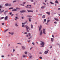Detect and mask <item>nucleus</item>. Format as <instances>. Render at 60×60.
Masks as SVG:
<instances>
[{
	"instance_id": "obj_48",
	"label": "nucleus",
	"mask_w": 60,
	"mask_h": 60,
	"mask_svg": "<svg viewBox=\"0 0 60 60\" xmlns=\"http://www.w3.org/2000/svg\"><path fill=\"white\" fill-rule=\"evenodd\" d=\"M32 57V56H30V58H31Z\"/></svg>"
},
{
	"instance_id": "obj_58",
	"label": "nucleus",
	"mask_w": 60,
	"mask_h": 60,
	"mask_svg": "<svg viewBox=\"0 0 60 60\" xmlns=\"http://www.w3.org/2000/svg\"><path fill=\"white\" fill-rule=\"evenodd\" d=\"M26 22H25L24 23V24H26Z\"/></svg>"
},
{
	"instance_id": "obj_5",
	"label": "nucleus",
	"mask_w": 60,
	"mask_h": 60,
	"mask_svg": "<svg viewBox=\"0 0 60 60\" xmlns=\"http://www.w3.org/2000/svg\"><path fill=\"white\" fill-rule=\"evenodd\" d=\"M40 35H42V31L41 30H40Z\"/></svg>"
},
{
	"instance_id": "obj_21",
	"label": "nucleus",
	"mask_w": 60,
	"mask_h": 60,
	"mask_svg": "<svg viewBox=\"0 0 60 60\" xmlns=\"http://www.w3.org/2000/svg\"><path fill=\"white\" fill-rule=\"evenodd\" d=\"M8 30H9V29H8L5 30L4 31V32L5 33V32H7V31H8Z\"/></svg>"
},
{
	"instance_id": "obj_42",
	"label": "nucleus",
	"mask_w": 60,
	"mask_h": 60,
	"mask_svg": "<svg viewBox=\"0 0 60 60\" xmlns=\"http://www.w3.org/2000/svg\"><path fill=\"white\" fill-rule=\"evenodd\" d=\"M26 4V2H24L23 3V4Z\"/></svg>"
},
{
	"instance_id": "obj_4",
	"label": "nucleus",
	"mask_w": 60,
	"mask_h": 60,
	"mask_svg": "<svg viewBox=\"0 0 60 60\" xmlns=\"http://www.w3.org/2000/svg\"><path fill=\"white\" fill-rule=\"evenodd\" d=\"M48 53H49V51H45L44 52V54L45 55H46V54H47Z\"/></svg>"
},
{
	"instance_id": "obj_49",
	"label": "nucleus",
	"mask_w": 60,
	"mask_h": 60,
	"mask_svg": "<svg viewBox=\"0 0 60 60\" xmlns=\"http://www.w3.org/2000/svg\"><path fill=\"white\" fill-rule=\"evenodd\" d=\"M54 23H55V24H56V23H57V22H54Z\"/></svg>"
},
{
	"instance_id": "obj_37",
	"label": "nucleus",
	"mask_w": 60,
	"mask_h": 60,
	"mask_svg": "<svg viewBox=\"0 0 60 60\" xmlns=\"http://www.w3.org/2000/svg\"><path fill=\"white\" fill-rule=\"evenodd\" d=\"M44 22H46V19H44Z\"/></svg>"
},
{
	"instance_id": "obj_19",
	"label": "nucleus",
	"mask_w": 60,
	"mask_h": 60,
	"mask_svg": "<svg viewBox=\"0 0 60 60\" xmlns=\"http://www.w3.org/2000/svg\"><path fill=\"white\" fill-rule=\"evenodd\" d=\"M42 18H43V19H44L45 18V15H43L42 17Z\"/></svg>"
},
{
	"instance_id": "obj_24",
	"label": "nucleus",
	"mask_w": 60,
	"mask_h": 60,
	"mask_svg": "<svg viewBox=\"0 0 60 60\" xmlns=\"http://www.w3.org/2000/svg\"><path fill=\"white\" fill-rule=\"evenodd\" d=\"M44 47V45H42L41 46V48H43V47Z\"/></svg>"
},
{
	"instance_id": "obj_41",
	"label": "nucleus",
	"mask_w": 60,
	"mask_h": 60,
	"mask_svg": "<svg viewBox=\"0 0 60 60\" xmlns=\"http://www.w3.org/2000/svg\"><path fill=\"white\" fill-rule=\"evenodd\" d=\"M11 35H13L14 34V33L13 32L11 33Z\"/></svg>"
},
{
	"instance_id": "obj_34",
	"label": "nucleus",
	"mask_w": 60,
	"mask_h": 60,
	"mask_svg": "<svg viewBox=\"0 0 60 60\" xmlns=\"http://www.w3.org/2000/svg\"><path fill=\"white\" fill-rule=\"evenodd\" d=\"M16 2V1L14 0L13 2V3H15V2Z\"/></svg>"
},
{
	"instance_id": "obj_43",
	"label": "nucleus",
	"mask_w": 60,
	"mask_h": 60,
	"mask_svg": "<svg viewBox=\"0 0 60 60\" xmlns=\"http://www.w3.org/2000/svg\"><path fill=\"white\" fill-rule=\"evenodd\" d=\"M20 12H21V13H23V11H20Z\"/></svg>"
},
{
	"instance_id": "obj_18",
	"label": "nucleus",
	"mask_w": 60,
	"mask_h": 60,
	"mask_svg": "<svg viewBox=\"0 0 60 60\" xmlns=\"http://www.w3.org/2000/svg\"><path fill=\"white\" fill-rule=\"evenodd\" d=\"M8 12V11H6L5 12H4V14H6V13L7 12Z\"/></svg>"
},
{
	"instance_id": "obj_8",
	"label": "nucleus",
	"mask_w": 60,
	"mask_h": 60,
	"mask_svg": "<svg viewBox=\"0 0 60 60\" xmlns=\"http://www.w3.org/2000/svg\"><path fill=\"white\" fill-rule=\"evenodd\" d=\"M8 16H6L4 18L5 20H7V19H8Z\"/></svg>"
},
{
	"instance_id": "obj_62",
	"label": "nucleus",
	"mask_w": 60,
	"mask_h": 60,
	"mask_svg": "<svg viewBox=\"0 0 60 60\" xmlns=\"http://www.w3.org/2000/svg\"><path fill=\"white\" fill-rule=\"evenodd\" d=\"M31 39V37L28 38V39Z\"/></svg>"
},
{
	"instance_id": "obj_14",
	"label": "nucleus",
	"mask_w": 60,
	"mask_h": 60,
	"mask_svg": "<svg viewBox=\"0 0 60 60\" xmlns=\"http://www.w3.org/2000/svg\"><path fill=\"white\" fill-rule=\"evenodd\" d=\"M45 6H43L41 8V9H43L45 8Z\"/></svg>"
},
{
	"instance_id": "obj_32",
	"label": "nucleus",
	"mask_w": 60,
	"mask_h": 60,
	"mask_svg": "<svg viewBox=\"0 0 60 60\" xmlns=\"http://www.w3.org/2000/svg\"><path fill=\"white\" fill-rule=\"evenodd\" d=\"M27 32H25L24 33V34H27Z\"/></svg>"
},
{
	"instance_id": "obj_56",
	"label": "nucleus",
	"mask_w": 60,
	"mask_h": 60,
	"mask_svg": "<svg viewBox=\"0 0 60 60\" xmlns=\"http://www.w3.org/2000/svg\"><path fill=\"white\" fill-rule=\"evenodd\" d=\"M10 15H11V14H12V13H9Z\"/></svg>"
},
{
	"instance_id": "obj_64",
	"label": "nucleus",
	"mask_w": 60,
	"mask_h": 60,
	"mask_svg": "<svg viewBox=\"0 0 60 60\" xmlns=\"http://www.w3.org/2000/svg\"><path fill=\"white\" fill-rule=\"evenodd\" d=\"M34 5H35V2H34Z\"/></svg>"
},
{
	"instance_id": "obj_55",
	"label": "nucleus",
	"mask_w": 60,
	"mask_h": 60,
	"mask_svg": "<svg viewBox=\"0 0 60 60\" xmlns=\"http://www.w3.org/2000/svg\"><path fill=\"white\" fill-rule=\"evenodd\" d=\"M33 49V47H31L30 48V50H31Z\"/></svg>"
},
{
	"instance_id": "obj_30",
	"label": "nucleus",
	"mask_w": 60,
	"mask_h": 60,
	"mask_svg": "<svg viewBox=\"0 0 60 60\" xmlns=\"http://www.w3.org/2000/svg\"><path fill=\"white\" fill-rule=\"evenodd\" d=\"M39 59H42V57L41 56H40L39 57Z\"/></svg>"
},
{
	"instance_id": "obj_12",
	"label": "nucleus",
	"mask_w": 60,
	"mask_h": 60,
	"mask_svg": "<svg viewBox=\"0 0 60 60\" xmlns=\"http://www.w3.org/2000/svg\"><path fill=\"white\" fill-rule=\"evenodd\" d=\"M15 26H19V25H18L17 24V23H16L15 24Z\"/></svg>"
},
{
	"instance_id": "obj_16",
	"label": "nucleus",
	"mask_w": 60,
	"mask_h": 60,
	"mask_svg": "<svg viewBox=\"0 0 60 60\" xmlns=\"http://www.w3.org/2000/svg\"><path fill=\"white\" fill-rule=\"evenodd\" d=\"M22 49H25V48L24 46H22Z\"/></svg>"
},
{
	"instance_id": "obj_20",
	"label": "nucleus",
	"mask_w": 60,
	"mask_h": 60,
	"mask_svg": "<svg viewBox=\"0 0 60 60\" xmlns=\"http://www.w3.org/2000/svg\"><path fill=\"white\" fill-rule=\"evenodd\" d=\"M49 2L50 3V4H54V3L52 2Z\"/></svg>"
},
{
	"instance_id": "obj_26",
	"label": "nucleus",
	"mask_w": 60,
	"mask_h": 60,
	"mask_svg": "<svg viewBox=\"0 0 60 60\" xmlns=\"http://www.w3.org/2000/svg\"><path fill=\"white\" fill-rule=\"evenodd\" d=\"M4 17H2L0 19H4Z\"/></svg>"
},
{
	"instance_id": "obj_6",
	"label": "nucleus",
	"mask_w": 60,
	"mask_h": 60,
	"mask_svg": "<svg viewBox=\"0 0 60 60\" xmlns=\"http://www.w3.org/2000/svg\"><path fill=\"white\" fill-rule=\"evenodd\" d=\"M44 44H45L44 43V42H42L40 44L41 45H44Z\"/></svg>"
},
{
	"instance_id": "obj_40",
	"label": "nucleus",
	"mask_w": 60,
	"mask_h": 60,
	"mask_svg": "<svg viewBox=\"0 0 60 60\" xmlns=\"http://www.w3.org/2000/svg\"><path fill=\"white\" fill-rule=\"evenodd\" d=\"M22 27H25V26L24 25H22Z\"/></svg>"
},
{
	"instance_id": "obj_15",
	"label": "nucleus",
	"mask_w": 60,
	"mask_h": 60,
	"mask_svg": "<svg viewBox=\"0 0 60 60\" xmlns=\"http://www.w3.org/2000/svg\"><path fill=\"white\" fill-rule=\"evenodd\" d=\"M31 19H32L31 18H30L29 19V22H31Z\"/></svg>"
},
{
	"instance_id": "obj_9",
	"label": "nucleus",
	"mask_w": 60,
	"mask_h": 60,
	"mask_svg": "<svg viewBox=\"0 0 60 60\" xmlns=\"http://www.w3.org/2000/svg\"><path fill=\"white\" fill-rule=\"evenodd\" d=\"M12 11H17V9H13Z\"/></svg>"
},
{
	"instance_id": "obj_31",
	"label": "nucleus",
	"mask_w": 60,
	"mask_h": 60,
	"mask_svg": "<svg viewBox=\"0 0 60 60\" xmlns=\"http://www.w3.org/2000/svg\"><path fill=\"white\" fill-rule=\"evenodd\" d=\"M8 6H11V4H8Z\"/></svg>"
},
{
	"instance_id": "obj_29",
	"label": "nucleus",
	"mask_w": 60,
	"mask_h": 60,
	"mask_svg": "<svg viewBox=\"0 0 60 60\" xmlns=\"http://www.w3.org/2000/svg\"><path fill=\"white\" fill-rule=\"evenodd\" d=\"M23 57H26V55H23Z\"/></svg>"
},
{
	"instance_id": "obj_39",
	"label": "nucleus",
	"mask_w": 60,
	"mask_h": 60,
	"mask_svg": "<svg viewBox=\"0 0 60 60\" xmlns=\"http://www.w3.org/2000/svg\"><path fill=\"white\" fill-rule=\"evenodd\" d=\"M13 9V8L12 7L9 8V9Z\"/></svg>"
},
{
	"instance_id": "obj_35",
	"label": "nucleus",
	"mask_w": 60,
	"mask_h": 60,
	"mask_svg": "<svg viewBox=\"0 0 60 60\" xmlns=\"http://www.w3.org/2000/svg\"><path fill=\"white\" fill-rule=\"evenodd\" d=\"M55 3H56L57 4V3H58V2L57 1H55Z\"/></svg>"
},
{
	"instance_id": "obj_57",
	"label": "nucleus",
	"mask_w": 60,
	"mask_h": 60,
	"mask_svg": "<svg viewBox=\"0 0 60 60\" xmlns=\"http://www.w3.org/2000/svg\"><path fill=\"white\" fill-rule=\"evenodd\" d=\"M26 37H28V35H26Z\"/></svg>"
},
{
	"instance_id": "obj_2",
	"label": "nucleus",
	"mask_w": 60,
	"mask_h": 60,
	"mask_svg": "<svg viewBox=\"0 0 60 60\" xmlns=\"http://www.w3.org/2000/svg\"><path fill=\"white\" fill-rule=\"evenodd\" d=\"M43 32L44 34H46V33L45 32V30L44 29L43 30Z\"/></svg>"
},
{
	"instance_id": "obj_59",
	"label": "nucleus",
	"mask_w": 60,
	"mask_h": 60,
	"mask_svg": "<svg viewBox=\"0 0 60 60\" xmlns=\"http://www.w3.org/2000/svg\"><path fill=\"white\" fill-rule=\"evenodd\" d=\"M1 7H2V6L0 5V8H1Z\"/></svg>"
},
{
	"instance_id": "obj_45",
	"label": "nucleus",
	"mask_w": 60,
	"mask_h": 60,
	"mask_svg": "<svg viewBox=\"0 0 60 60\" xmlns=\"http://www.w3.org/2000/svg\"><path fill=\"white\" fill-rule=\"evenodd\" d=\"M24 18L23 17H22V19H23Z\"/></svg>"
},
{
	"instance_id": "obj_17",
	"label": "nucleus",
	"mask_w": 60,
	"mask_h": 60,
	"mask_svg": "<svg viewBox=\"0 0 60 60\" xmlns=\"http://www.w3.org/2000/svg\"><path fill=\"white\" fill-rule=\"evenodd\" d=\"M27 17H28V18H31L32 16L30 15H27L26 16Z\"/></svg>"
},
{
	"instance_id": "obj_10",
	"label": "nucleus",
	"mask_w": 60,
	"mask_h": 60,
	"mask_svg": "<svg viewBox=\"0 0 60 60\" xmlns=\"http://www.w3.org/2000/svg\"><path fill=\"white\" fill-rule=\"evenodd\" d=\"M30 26L31 29H33V25L31 24Z\"/></svg>"
},
{
	"instance_id": "obj_23",
	"label": "nucleus",
	"mask_w": 60,
	"mask_h": 60,
	"mask_svg": "<svg viewBox=\"0 0 60 60\" xmlns=\"http://www.w3.org/2000/svg\"><path fill=\"white\" fill-rule=\"evenodd\" d=\"M46 13H47V14H48L49 15V14H50V13L49 12H46Z\"/></svg>"
},
{
	"instance_id": "obj_33",
	"label": "nucleus",
	"mask_w": 60,
	"mask_h": 60,
	"mask_svg": "<svg viewBox=\"0 0 60 60\" xmlns=\"http://www.w3.org/2000/svg\"><path fill=\"white\" fill-rule=\"evenodd\" d=\"M23 11V12H25L26 11V10H23L22 11Z\"/></svg>"
},
{
	"instance_id": "obj_36",
	"label": "nucleus",
	"mask_w": 60,
	"mask_h": 60,
	"mask_svg": "<svg viewBox=\"0 0 60 60\" xmlns=\"http://www.w3.org/2000/svg\"><path fill=\"white\" fill-rule=\"evenodd\" d=\"M27 11H28V12H31V10H27Z\"/></svg>"
},
{
	"instance_id": "obj_38",
	"label": "nucleus",
	"mask_w": 60,
	"mask_h": 60,
	"mask_svg": "<svg viewBox=\"0 0 60 60\" xmlns=\"http://www.w3.org/2000/svg\"><path fill=\"white\" fill-rule=\"evenodd\" d=\"M30 1L32 3H33V0H31Z\"/></svg>"
},
{
	"instance_id": "obj_54",
	"label": "nucleus",
	"mask_w": 60,
	"mask_h": 60,
	"mask_svg": "<svg viewBox=\"0 0 60 60\" xmlns=\"http://www.w3.org/2000/svg\"><path fill=\"white\" fill-rule=\"evenodd\" d=\"M43 4H44L45 5H46V4L44 2L43 3Z\"/></svg>"
},
{
	"instance_id": "obj_44",
	"label": "nucleus",
	"mask_w": 60,
	"mask_h": 60,
	"mask_svg": "<svg viewBox=\"0 0 60 60\" xmlns=\"http://www.w3.org/2000/svg\"><path fill=\"white\" fill-rule=\"evenodd\" d=\"M4 11V10H3L1 11V13H3Z\"/></svg>"
},
{
	"instance_id": "obj_28",
	"label": "nucleus",
	"mask_w": 60,
	"mask_h": 60,
	"mask_svg": "<svg viewBox=\"0 0 60 60\" xmlns=\"http://www.w3.org/2000/svg\"><path fill=\"white\" fill-rule=\"evenodd\" d=\"M28 35L29 36H31V34L30 33H29L28 34Z\"/></svg>"
},
{
	"instance_id": "obj_52",
	"label": "nucleus",
	"mask_w": 60,
	"mask_h": 60,
	"mask_svg": "<svg viewBox=\"0 0 60 60\" xmlns=\"http://www.w3.org/2000/svg\"><path fill=\"white\" fill-rule=\"evenodd\" d=\"M32 44L33 45H34V42L32 43Z\"/></svg>"
},
{
	"instance_id": "obj_53",
	"label": "nucleus",
	"mask_w": 60,
	"mask_h": 60,
	"mask_svg": "<svg viewBox=\"0 0 60 60\" xmlns=\"http://www.w3.org/2000/svg\"><path fill=\"white\" fill-rule=\"evenodd\" d=\"M15 19H19V18H18V17H16Z\"/></svg>"
},
{
	"instance_id": "obj_50",
	"label": "nucleus",
	"mask_w": 60,
	"mask_h": 60,
	"mask_svg": "<svg viewBox=\"0 0 60 60\" xmlns=\"http://www.w3.org/2000/svg\"><path fill=\"white\" fill-rule=\"evenodd\" d=\"M30 12H33V11L32 10H30Z\"/></svg>"
},
{
	"instance_id": "obj_63",
	"label": "nucleus",
	"mask_w": 60,
	"mask_h": 60,
	"mask_svg": "<svg viewBox=\"0 0 60 60\" xmlns=\"http://www.w3.org/2000/svg\"><path fill=\"white\" fill-rule=\"evenodd\" d=\"M52 48V46H51L50 47V49H51V48Z\"/></svg>"
},
{
	"instance_id": "obj_46",
	"label": "nucleus",
	"mask_w": 60,
	"mask_h": 60,
	"mask_svg": "<svg viewBox=\"0 0 60 60\" xmlns=\"http://www.w3.org/2000/svg\"><path fill=\"white\" fill-rule=\"evenodd\" d=\"M56 11H55V13H54V14H56Z\"/></svg>"
},
{
	"instance_id": "obj_61",
	"label": "nucleus",
	"mask_w": 60,
	"mask_h": 60,
	"mask_svg": "<svg viewBox=\"0 0 60 60\" xmlns=\"http://www.w3.org/2000/svg\"><path fill=\"white\" fill-rule=\"evenodd\" d=\"M52 37H53V38H54V36L53 35H52Z\"/></svg>"
},
{
	"instance_id": "obj_22",
	"label": "nucleus",
	"mask_w": 60,
	"mask_h": 60,
	"mask_svg": "<svg viewBox=\"0 0 60 60\" xmlns=\"http://www.w3.org/2000/svg\"><path fill=\"white\" fill-rule=\"evenodd\" d=\"M8 3L6 4H5V6H8Z\"/></svg>"
},
{
	"instance_id": "obj_51",
	"label": "nucleus",
	"mask_w": 60,
	"mask_h": 60,
	"mask_svg": "<svg viewBox=\"0 0 60 60\" xmlns=\"http://www.w3.org/2000/svg\"><path fill=\"white\" fill-rule=\"evenodd\" d=\"M4 23H2V25H4Z\"/></svg>"
},
{
	"instance_id": "obj_47",
	"label": "nucleus",
	"mask_w": 60,
	"mask_h": 60,
	"mask_svg": "<svg viewBox=\"0 0 60 60\" xmlns=\"http://www.w3.org/2000/svg\"><path fill=\"white\" fill-rule=\"evenodd\" d=\"M1 57H4V56L2 55V56Z\"/></svg>"
},
{
	"instance_id": "obj_60",
	"label": "nucleus",
	"mask_w": 60,
	"mask_h": 60,
	"mask_svg": "<svg viewBox=\"0 0 60 60\" xmlns=\"http://www.w3.org/2000/svg\"><path fill=\"white\" fill-rule=\"evenodd\" d=\"M13 51H15V49H13Z\"/></svg>"
},
{
	"instance_id": "obj_7",
	"label": "nucleus",
	"mask_w": 60,
	"mask_h": 60,
	"mask_svg": "<svg viewBox=\"0 0 60 60\" xmlns=\"http://www.w3.org/2000/svg\"><path fill=\"white\" fill-rule=\"evenodd\" d=\"M50 21V20H48L47 21V23H46L45 24H46V25H48V23Z\"/></svg>"
},
{
	"instance_id": "obj_3",
	"label": "nucleus",
	"mask_w": 60,
	"mask_h": 60,
	"mask_svg": "<svg viewBox=\"0 0 60 60\" xmlns=\"http://www.w3.org/2000/svg\"><path fill=\"white\" fill-rule=\"evenodd\" d=\"M42 28V26L41 25H40L39 27V31H40V30Z\"/></svg>"
},
{
	"instance_id": "obj_11",
	"label": "nucleus",
	"mask_w": 60,
	"mask_h": 60,
	"mask_svg": "<svg viewBox=\"0 0 60 60\" xmlns=\"http://www.w3.org/2000/svg\"><path fill=\"white\" fill-rule=\"evenodd\" d=\"M54 19H55V20L56 21H59V20L58 19H56V18H55Z\"/></svg>"
},
{
	"instance_id": "obj_25",
	"label": "nucleus",
	"mask_w": 60,
	"mask_h": 60,
	"mask_svg": "<svg viewBox=\"0 0 60 60\" xmlns=\"http://www.w3.org/2000/svg\"><path fill=\"white\" fill-rule=\"evenodd\" d=\"M25 53L26 55H27V52H25Z\"/></svg>"
},
{
	"instance_id": "obj_13",
	"label": "nucleus",
	"mask_w": 60,
	"mask_h": 60,
	"mask_svg": "<svg viewBox=\"0 0 60 60\" xmlns=\"http://www.w3.org/2000/svg\"><path fill=\"white\" fill-rule=\"evenodd\" d=\"M51 41L52 42H53V41H54V38H51Z\"/></svg>"
},
{
	"instance_id": "obj_27",
	"label": "nucleus",
	"mask_w": 60,
	"mask_h": 60,
	"mask_svg": "<svg viewBox=\"0 0 60 60\" xmlns=\"http://www.w3.org/2000/svg\"><path fill=\"white\" fill-rule=\"evenodd\" d=\"M21 5L22 6H25V5H23L22 4H21Z\"/></svg>"
},
{
	"instance_id": "obj_1",
	"label": "nucleus",
	"mask_w": 60,
	"mask_h": 60,
	"mask_svg": "<svg viewBox=\"0 0 60 60\" xmlns=\"http://www.w3.org/2000/svg\"><path fill=\"white\" fill-rule=\"evenodd\" d=\"M26 30L27 32H29V31L28 30V29L29 30V31H30L31 30V29L30 27L28 26H26Z\"/></svg>"
}]
</instances>
